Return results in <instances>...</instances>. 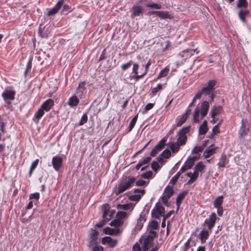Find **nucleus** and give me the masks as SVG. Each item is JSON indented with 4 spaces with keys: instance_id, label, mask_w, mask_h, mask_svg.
Wrapping results in <instances>:
<instances>
[{
    "instance_id": "nucleus-1",
    "label": "nucleus",
    "mask_w": 251,
    "mask_h": 251,
    "mask_svg": "<svg viewBox=\"0 0 251 251\" xmlns=\"http://www.w3.org/2000/svg\"><path fill=\"white\" fill-rule=\"evenodd\" d=\"M136 181V177L133 176L123 177L120 179L118 185L114 188L113 193L118 196L130 189Z\"/></svg>"
},
{
    "instance_id": "nucleus-2",
    "label": "nucleus",
    "mask_w": 251,
    "mask_h": 251,
    "mask_svg": "<svg viewBox=\"0 0 251 251\" xmlns=\"http://www.w3.org/2000/svg\"><path fill=\"white\" fill-rule=\"evenodd\" d=\"M190 126L184 127L178 132L177 135L178 137L177 139L176 142L179 144V145L182 146L186 143L187 140V136L186 135L190 131Z\"/></svg>"
},
{
    "instance_id": "nucleus-3",
    "label": "nucleus",
    "mask_w": 251,
    "mask_h": 251,
    "mask_svg": "<svg viewBox=\"0 0 251 251\" xmlns=\"http://www.w3.org/2000/svg\"><path fill=\"white\" fill-rule=\"evenodd\" d=\"M127 216V212L118 211L116 214V218L111 222L110 225L117 227L121 226L124 223V219Z\"/></svg>"
},
{
    "instance_id": "nucleus-4",
    "label": "nucleus",
    "mask_w": 251,
    "mask_h": 251,
    "mask_svg": "<svg viewBox=\"0 0 251 251\" xmlns=\"http://www.w3.org/2000/svg\"><path fill=\"white\" fill-rule=\"evenodd\" d=\"M102 209L103 211V219L99 223L96 225V226L98 227H101L103 226L106 223V222L111 219V215L109 216V218H107V216L108 215V212L110 209V206L109 204H103L102 205Z\"/></svg>"
},
{
    "instance_id": "nucleus-5",
    "label": "nucleus",
    "mask_w": 251,
    "mask_h": 251,
    "mask_svg": "<svg viewBox=\"0 0 251 251\" xmlns=\"http://www.w3.org/2000/svg\"><path fill=\"white\" fill-rule=\"evenodd\" d=\"M164 213V207L158 202L155 204L151 212L152 217L155 219H159L161 216H163Z\"/></svg>"
},
{
    "instance_id": "nucleus-6",
    "label": "nucleus",
    "mask_w": 251,
    "mask_h": 251,
    "mask_svg": "<svg viewBox=\"0 0 251 251\" xmlns=\"http://www.w3.org/2000/svg\"><path fill=\"white\" fill-rule=\"evenodd\" d=\"M149 15H156L161 19H172L173 16L169 12L166 11H151L149 12Z\"/></svg>"
},
{
    "instance_id": "nucleus-7",
    "label": "nucleus",
    "mask_w": 251,
    "mask_h": 251,
    "mask_svg": "<svg viewBox=\"0 0 251 251\" xmlns=\"http://www.w3.org/2000/svg\"><path fill=\"white\" fill-rule=\"evenodd\" d=\"M131 11L130 18L132 19L137 17L142 16L144 12L143 7L139 5H133L131 7Z\"/></svg>"
},
{
    "instance_id": "nucleus-8",
    "label": "nucleus",
    "mask_w": 251,
    "mask_h": 251,
    "mask_svg": "<svg viewBox=\"0 0 251 251\" xmlns=\"http://www.w3.org/2000/svg\"><path fill=\"white\" fill-rule=\"evenodd\" d=\"M166 141L167 140L164 138L162 139L151 152V156L152 157L155 156L158 152L164 147Z\"/></svg>"
},
{
    "instance_id": "nucleus-9",
    "label": "nucleus",
    "mask_w": 251,
    "mask_h": 251,
    "mask_svg": "<svg viewBox=\"0 0 251 251\" xmlns=\"http://www.w3.org/2000/svg\"><path fill=\"white\" fill-rule=\"evenodd\" d=\"M16 92L12 90H5L2 94V97L4 100L9 103L8 100H11L15 99Z\"/></svg>"
},
{
    "instance_id": "nucleus-10",
    "label": "nucleus",
    "mask_w": 251,
    "mask_h": 251,
    "mask_svg": "<svg viewBox=\"0 0 251 251\" xmlns=\"http://www.w3.org/2000/svg\"><path fill=\"white\" fill-rule=\"evenodd\" d=\"M217 218L216 213L215 212L212 213L209 218L206 219L205 220L204 225H206L207 226L209 230H212V228L215 226Z\"/></svg>"
},
{
    "instance_id": "nucleus-11",
    "label": "nucleus",
    "mask_w": 251,
    "mask_h": 251,
    "mask_svg": "<svg viewBox=\"0 0 251 251\" xmlns=\"http://www.w3.org/2000/svg\"><path fill=\"white\" fill-rule=\"evenodd\" d=\"M133 190L135 194L129 197V200L132 201H138L145 193L144 189L135 188Z\"/></svg>"
},
{
    "instance_id": "nucleus-12",
    "label": "nucleus",
    "mask_w": 251,
    "mask_h": 251,
    "mask_svg": "<svg viewBox=\"0 0 251 251\" xmlns=\"http://www.w3.org/2000/svg\"><path fill=\"white\" fill-rule=\"evenodd\" d=\"M63 163V158L60 156L56 155L52 159V164L54 169L58 171L60 169Z\"/></svg>"
},
{
    "instance_id": "nucleus-13",
    "label": "nucleus",
    "mask_w": 251,
    "mask_h": 251,
    "mask_svg": "<svg viewBox=\"0 0 251 251\" xmlns=\"http://www.w3.org/2000/svg\"><path fill=\"white\" fill-rule=\"evenodd\" d=\"M101 243L103 245H107L111 248H113L116 246L117 240L112 239L110 236H105L102 238Z\"/></svg>"
},
{
    "instance_id": "nucleus-14",
    "label": "nucleus",
    "mask_w": 251,
    "mask_h": 251,
    "mask_svg": "<svg viewBox=\"0 0 251 251\" xmlns=\"http://www.w3.org/2000/svg\"><path fill=\"white\" fill-rule=\"evenodd\" d=\"M63 2V0H59L53 7L48 9V15L51 16L57 13L62 6Z\"/></svg>"
},
{
    "instance_id": "nucleus-15",
    "label": "nucleus",
    "mask_w": 251,
    "mask_h": 251,
    "mask_svg": "<svg viewBox=\"0 0 251 251\" xmlns=\"http://www.w3.org/2000/svg\"><path fill=\"white\" fill-rule=\"evenodd\" d=\"M211 230H209L208 228H203L200 233L199 238L201 240V243H204L206 242V240L208 238L210 233Z\"/></svg>"
},
{
    "instance_id": "nucleus-16",
    "label": "nucleus",
    "mask_w": 251,
    "mask_h": 251,
    "mask_svg": "<svg viewBox=\"0 0 251 251\" xmlns=\"http://www.w3.org/2000/svg\"><path fill=\"white\" fill-rule=\"evenodd\" d=\"M98 232L96 230H92L90 234V237L89 240L88 247L91 248L92 246L95 245L98 239Z\"/></svg>"
},
{
    "instance_id": "nucleus-17",
    "label": "nucleus",
    "mask_w": 251,
    "mask_h": 251,
    "mask_svg": "<svg viewBox=\"0 0 251 251\" xmlns=\"http://www.w3.org/2000/svg\"><path fill=\"white\" fill-rule=\"evenodd\" d=\"M209 108V102L207 101H204L201 104V118H203L207 114Z\"/></svg>"
},
{
    "instance_id": "nucleus-18",
    "label": "nucleus",
    "mask_w": 251,
    "mask_h": 251,
    "mask_svg": "<svg viewBox=\"0 0 251 251\" xmlns=\"http://www.w3.org/2000/svg\"><path fill=\"white\" fill-rule=\"evenodd\" d=\"M103 231L106 234L110 235H117L120 233V230L117 226H116V227L114 228H111L107 226L104 228Z\"/></svg>"
},
{
    "instance_id": "nucleus-19",
    "label": "nucleus",
    "mask_w": 251,
    "mask_h": 251,
    "mask_svg": "<svg viewBox=\"0 0 251 251\" xmlns=\"http://www.w3.org/2000/svg\"><path fill=\"white\" fill-rule=\"evenodd\" d=\"M54 104V101L51 99H48L41 105V107L47 112L50 110Z\"/></svg>"
},
{
    "instance_id": "nucleus-20",
    "label": "nucleus",
    "mask_w": 251,
    "mask_h": 251,
    "mask_svg": "<svg viewBox=\"0 0 251 251\" xmlns=\"http://www.w3.org/2000/svg\"><path fill=\"white\" fill-rule=\"evenodd\" d=\"M79 103V100L75 95L71 96L68 100V104L71 107L76 106Z\"/></svg>"
},
{
    "instance_id": "nucleus-21",
    "label": "nucleus",
    "mask_w": 251,
    "mask_h": 251,
    "mask_svg": "<svg viewBox=\"0 0 251 251\" xmlns=\"http://www.w3.org/2000/svg\"><path fill=\"white\" fill-rule=\"evenodd\" d=\"M153 245V240L147 237L145 238L142 247L144 251H148Z\"/></svg>"
},
{
    "instance_id": "nucleus-22",
    "label": "nucleus",
    "mask_w": 251,
    "mask_h": 251,
    "mask_svg": "<svg viewBox=\"0 0 251 251\" xmlns=\"http://www.w3.org/2000/svg\"><path fill=\"white\" fill-rule=\"evenodd\" d=\"M228 163V160L227 158L226 155L225 154H222L217 165L219 168H224L226 166Z\"/></svg>"
},
{
    "instance_id": "nucleus-23",
    "label": "nucleus",
    "mask_w": 251,
    "mask_h": 251,
    "mask_svg": "<svg viewBox=\"0 0 251 251\" xmlns=\"http://www.w3.org/2000/svg\"><path fill=\"white\" fill-rule=\"evenodd\" d=\"M44 110L41 107H40L37 112L35 113L33 118V121L36 123H38L39 122V120L44 115Z\"/></svg>"
},
{
    "instance_id": "nucleus-24",
    "label": "nucleus",
    "mask_w": 251,
    "mask_h": 251,
    "mask_svg": "<svg viewBox=\"0 0 251 251\" xmlns=\"http://www.w3.org/2000/svg\"><path fill=\"white\" fill-rule=\"evenodd\" d=\"M203 95H205V96L209 95L210 97V101H212L214 99V94L213 93V91L211 89L207 88L206 87H204L201 90Z\"/></svg>"
},
{
    "instance_id": "nucleus-25",
    "label": "nucleus",
    "mask_w": 251,
    "mask_h": 251,
    "mask_svg": "<svg viewBox=\"0 0 251 251\" xmlns=\"http://www.w3.org/2000/svg\"><path fill=\"white\" fill-rule=\"evenodd\" d=\"M222 109V107L220 105L213 106L211 110V117L214 118L215 116L221 113Z\"/></svg>"
},
{
    "instance_id": "nucleus-26",
    "label": "nucleus",
    "mask_w": 251,
    "mask_h": 251,
    "mask_svg": "<svg viewBox=\"0 0 251 251\" xmlns=\"http://www.w3.org/2000/svg\"><path fill=\"white\" fill-rule=\"evenodd\" d=\"M205 166L203 164L202 162L198 163L194 167V171L197 173L201 172V174H203L204 172V169Z\"/></svg>"
},
{
    "instance_id": "nucleus-27",
    "label": "nucleus",
    "mask_w": 251,
    "mask_h": 251,
    "mask_svg": "<svg viewBox=\"0 0 251 251\" xmlns=\"http://www.w3.org/2000/svg\"><path fill=\"white\" fill-rule=\"evenodd\" d=\"M208 129L207 121L204 120L199 127V134L204 135L207 132Z\"/></svg>"
},
{
    "instance_id": "nucleus-28",
    "label": "nucleus",
    "mask_w": 251,
    "mask_h": 251,
    "mask_svg": "<svg viewBox=\"0 0 251 251\" xmlns=\"http://www.w3.org/2000/svg\"><path fill=\"white\" fill-rule=\"evenodd\" d=\"M170 71V68L166 66L163 69L161 70L157 76V79H160L166 76Z\"/></svg>"
},
{
    "instance_id": "nucleus-29",
    "label": "nucleus",
    "mask_w": 251,
    "mask_h": 251,
    "mask_svg": "<svg viewBox=\"0 0 251 251\" xmlns=\"http://www.w3.org/2000/svg\"><path fill=\"white\" fill-rule=\"evenodd\" d=\"M145 6L147 8L154 9H160L162 8V5L160 3L155 2H149L145 4Z\"/></svg>"
},
{
    "instance_id": "nucleus-30",
    "label": "nucleus",
    "mask_w": 251,
    "mask_h": 251,
    "mask_svg": "<svg viewBox=\"0 0 251 251\" xmlns=\"http://www.w3.org/2000/svg\"><path fill=\"white\" fill-rule=\"evenodd\" d=\"M215 149L216 148H210V147L206 149L203 153L204 158H207L212 155L215 153Z\"/></svg>"
},
{
    "instance_id": "nucleus-31",
    "label": "nucleus",
    "mask_w": 251,
    "mask_h": 251,
    "mask_svg": "<svg viewBox=\"0 0 251 251\" xmlns=\"http://www.w3.org/2000/svg\"><path fill=\"white\" fill-rule=\"evenodd\" d=\"M200 108L199 107H196L195 109L194 113H193V120L194 122L196 123H199L200 122V119L199 118L200 116Z\"/></svg>"
},
{
    "instance_id": "nucleus-32",
    "label": "nucleus",
    "mask_w": 251,
    "mask_h": 251,
    "mask_svg": "<svg viewBox=\"0 0 251 251\" xmlns=\"http://www.w3.org/2000/svg\"><path fill=\"white\" fill-rule=\"evenodd\" d=\"M186 194V192H182L180 193L177 196L176 200V204L177 205L178 208L179 207L182 201L184 198Z\"/></svg>"
},
{
    "instance_id": "nucleus-33",
    "label": "nucleus",
    "mask_w": 251,
    "mask_h": 251,
    "mask_svg": "<svg viewBox=\"0 0 251 251\" xmlns=\"http://www.w3.org/2000/svg\"><path fill=\"white\" fill-rule=\"evenodd\" d=\"M151 160V157H147L145 158L144 159L140 161L139 162L141 163L142 167L141 168V171L145 170L149 166V163Z\"/></svg>"
},
{
    "instance_id": "nucleus-34",
    "label": "nucleus",
    "mask_w": 251,
    "mask_h": 251,
    "mask_svg": "<svg viewBox=\"0 0 251 251\" xmlns=\"http://www.w3.org/2000/svg\"><path fill=\"white\" fill-rule=\"evenodd\" d=\"M224 197L220 196L218 197L214 201V206L215 208H218L219 206H222V205L223 203Z\"/></svg>"
},
{
    "instance_id": "nucleus-35",
    "label": "nucleus",
    "mask_w": 251,
    "mask_h": 251,
    "mask_svg": "<svg viewBox=\"0 0 251 251\" xmlns=\"http://www.w3.org/2000/svg\"><path fill=\"white\" fill-rule=\"evenodd\" d=\"M195 160V157L188 159L184 164V165L186 166V169H191L194 164Z\"/></svg>"
},
{
    "instance_id": "nucleus-36",
    "label": "nucleus",
    "mask_w": 251,
    "mask_h": 251,
    "mask_svg": "<svg viewBox=\"0 0 251 251\" xmlns=\"http://www.w3.org/2000/svg\"><path fill=\"white\" fill-rule=\"evenodd\" d=\"M249 14V11L248 10H241L239 12V17L241 21L243 23L246 22V16Z\"/></svg>"
},
{
    "instance_id": "nucleus-37",
    "label": "nucleus",
    "mask_w": 251,
    "mask_h": 251,
    "mask_svg": "<svg viewBox=\"0 0 251 251\" xmlns=\"http://www.w3.org/2000/svg\"><path fill=\"white\" fill-rule=\"evenodd\" d=\"M180 146L177 142L171 143L169 145L172 151L174 153L177 152L179 150Z\"/></svg>"
},
{
    "instance_id": "nucleus-38",
    "label": "nucleus",
    "mask_w": 251,
    "mask_h": 251,
    "mask_svg": "<svg viewBox=\"0 0 251 251\" xmlns=\"http://www.w3.org/2000/svg\"><path fill=\"white\" fill-rule=\"evenodd\" d=\"M174 193L173 189L172 187H167L164 190V195L167 196L168 198H170L173 195Z\"/></svg>"
},
{
    "instance_id": "nucleus-39",
    "label": "nucleus",
    "mask_w": 251,
    "mask_h": 251,
    "mask_svg": "<svg viewBox=\"0 0 251 251\" xmlns=\"http://www.w3.org/2000/svg\"><path fill=\"white\" fill-rule=\"evenodd\" d=\"M138 118V115H135L130 122L128 126V132H130L134 127Z\"/></svg>"
},
{
    "instance_id": "nucleus-40",
    "label": "nucleus",
    "mask_w": 251,
    "mask_h": 251,
    "mask_svg": "<svg viewBox=\"0 0 251 251\" xmlns=\"http://www.w3.org/2000/svg\"><path fill=\"white\" fill-rule=\"evenodd\" d=\"M145 221L143 218H142L141 216L139 217V218L138 219L137 225L135 226V229L137 230H140L143 226V223Z\"/></svg>"
},
{
    "instance_id": "nucleus-41",
    "label": "nucleus",
    "mask_w": 251,
    "mask_h": 251,
    "mask_svg": "<svg viewBox=\"0 0 251 251\" xmlns=\"http://www.w3.org/2000/svg\"><path fill=\"white\" fill-rule=\"evenodd\" d=\"M85 82L82 81L79 82L78 84V87L77 88V93H83L84 91L85 90Z\"/></svg>"
},
{
    "instance_id": "nucleus-42",
    "label": "nucleus",
    "mask_w": 251,
    "mask_h": 251,
    "mask_svg": "<svg viewBox=\"0 0 251 251\" xmlns=\"http://www.w3.org/2000/svg\"><path fill=\"white\" fill-rule=\"evenodd\" d=\"M131 208H132V205L131 204H120L117 205V208L118 209L128 210Z\"/></svg>"
},
{
    "instance_id": "nucleus-43",
    "label": "nucleus",
    "mask_w": 251,
    "mask_h": 251,
    "mask_svg": "<svg viewBox=\"0 0 251 251\" xmlns=\"http://www.w3.org/2000/svg\"><path fill=\"white\" fill-rule=\"evenodd\" d=\"M199 175V173H197L195 172V171H194V172L192 174L191 178H190V179L188 181L187 183L188 184H191V183H193L194 182H195L197 180V178L198 177Z\"/></svg>"
},
{
    "instance_id": "nucleus-44",
    "label": "nucleus",
    "mask_w": 251,
    "mask_h": 251,
    "mask_svg": "<svg viewBox=\"0 0 251 251\" xmlns=\"http://www.w3.org/2000/svg\"><path fill=\"white\" fill-rule=\"evenodd\" d=\"M248 3L247 0H238L237 6L239 8H246L248 6Z\"/></svg>"
},
{
    "instance_id": "nucleus-45",
    "label": "nucleus",
    "mask_w": 251,
    "mask_h": 251,
    "mask_svg": "<svg viewBox=\"0 0 251 251\" xmlns=\"http://www.w3.org/2000/svg\"><path fill=\"white\" fill-rule=\"evenodd\" d=\"M247 134V131L246 130L245 125L244 124V120H242V125L240 128V135L242 137H244Z\"/></svg>"
},
{
    "instance_id": "nucleus-46",
    "label": "nucleus",
    "mask_w": 251,
    "mask_h": 251,
    "mask_svg": "<svg viewBox=\"0 0 251 251\" xmlns=\"http://www.w3.org/2000/svg\"><path fill=\"white\" fill-rule=\"evenodd\" d=\"M216 81L215 80H210L208 81L207 85L206 87L213 91L215 89L214 87L216 85Z\"/></svg>"
},
{
    "instance_id": "nucleus-47",
    "label": "nucleus",
    "mask_w": 251,
    "mask_h": 251,
    "mask_svg": "<svg viewBox=\"0 0 251 251\" xmlns=\"http://www.w3.org/2000/svg\"><path fill=\"white\" fill-rule=\"evenodd\" d=\"M157 236V233L153 230H151L148 234V235L146 236L147 238H149L151 240H153L154 238Z\"/></svg>"
},
{
    "instance_id": "nucleus-48",
    "label": "nucleus",
    "mask_w": 251,
    "mask_h": 251,
    "mask_svg": "<svg viewBox=\"0 0 251 251\" xmlns=\"http://www.w3.org/2000/svg\"><path fill=\"white\" fill-rule=\"evenodd\" d=\"M162 86H163L162 84H161V83L158 84L156 87L153 88L151 89V93L155 95L159 91L162 89Z\"/></svg>"
},
{
    "instance_id": "nucleus-49",
    "label": "nucleus",
    "mask_w": 251,
    "mask_h": 251,
    "mask_svg": "<svg viewBox=\"0 0 251 251\" xmlns=\"http://www.w3.org/2000/svg\"><path fill=\"white\" fill-rule=\"evenodd\" d=\"M149 226L151 229V230H154L157 228L158 223L156 221L153 220L149 224Z\"/></svg>"
},
{
    "instance_id": "nucleus-50",
    "label": "nucleus",
    "mask_w": 251,
    "mask_h": 251,
    "mask_svg": "<svg viewBox=\"0 0 251 251\" xmlns=\"http://www.w3.org/2000/svg\"><path fill=\"white\" fill-rule=\"evenodd\" d=\"M187 118H188L186 116L182 115V116L180 118L179 120H178V121L177 123V126H181L182 124H183L185 122V121L187 120Z\"/></svg>"
},
{
    "instance_id": "nucleus-51",
    "label": "nucleus",
    "mask_w": 251,
    "mask_h": 251,
    "mask_svg": "<svg viewBox=\"0 0 251 251\" xmlns=\"http://www.w3.org/2000/svg\"><path fill=\"white\" fill-rule=\"evenodd\" d=\"M132 64V61L130 60L127 63L124 64L121 66V69L123 71H126L130 67Z\"/></svg>"
},
{
    "instance_id": "nucleus-52",
    "label": "nucleus",
    "mask_w": 251,
    "mask_h": 251,
    "mask_svg": "<svg viewBox=\"0 0 251 251\" xmlns=\"http://www.w3.org/2000/svg\"><path fill=\"white\" fill-rule=\"evenodd\" d=\"M38 162H39L38 159H36L32 162V163L30 166V173H29L30 175H31L32 171L36 168V167L38 165Z\"/></svg>"
},
{
    "instance_id": "nucleus-53",
    "label": "nucleus",
    "mask_w": 251,
    "mask_h": 251,
    "mask_svg": "<svg viewBox=\"0 0 251 251\" xmlns=\"http://www.w3.org/2000/svg\"><path fill=\"white\" fill-rule=\"evenodd\" d=\"M135 183H136V186H143L147 185V182L143 179H139L138 180H136Z\"/></svg>"
},
{
    "instance_id": "nucleus-54",
    "label": "nucleus",
    "mask_w": 251,
    "mask_h": 251,
    "mask_svg": "<svg viewBox=\"0 0 251 251\" xmlns=\"http://www.w3.org/2000/svg\"><path fill=\"white\" fill-rule=\"evenodd\" d=\"M180 174L179 173H177L171 179L170 183H172L173 184H175L177 180L178 179L179 177H180Z\"/></svg>"
},
{
    "instance_id": "nucleus-55",
    "label": "nucleus",
    "mask_w": 251,
    "mask_h": 251,
    "mask_svg": "<svg viewBox=\"0 0 251 251\" xmlns=\"http://www.w3.org/2000/svg\"><path fill=\"white\" fill-rule=\"evenodd\" d=\"M72 11V8L68 5H64L63 6L62 13L63 14H67L69 12H70Z\"/></svg>"
},
{
    "instance_id": "nucleus-56",
    "label": "nucleus",
    "mask_w": 251,
    "mask_h": 251,
    "mask_svg": "<svg viewBox=\"0 0 251 251\" xmlns=\"http://www.w3.org/2000/svg\"><path fill=\"white\" fill-rule=\"evenodd\" d=\"M203 148L200 146H196L192 150V153L199 154L200 152H202L203 151Z\"/></svg>"
},
{
    "instance_id": "nucleus-57",
    "label": "nucleus",
    "mask_w": 251,
    "mask_h": 251,
    "mask_svg": "<svg viewBox=\"0 0 251 251\" xmlns=\"http://www.w3.org/2000/svg\"><path fill=\"white\" fill-rule=\"evenodd\" d=\"M220 132V129L219 127V124L216 125L213 127L212 133L211 135V137H213L215 134Z\"/></svg>"
},
{
    "instance_id": "nucleus-58",
    "label": "nucleus",
    "mask_w": 251,
    "mask_h": 251,
    "mask_svg": "<svg viewBox=\"0 0 251 251\" xmlns=\"http://www.w3.org/2000/svg\"><path fill=\"white\" fill-rule=\"evenodd\" d=\"M162 155L166 159L169 158L171 155V151L168 149L165 150L162 153Z\"/></svg>"
},
{
    "instance_id": "nucleus-59",
    "label": "nucleus",
    "mask_w": 251,
    "mask_h": 251,
    "mask_svg": "<svg viewBox=\"0 0 251 251\" xmlns=\"http://www.w3.org/2000/svg\"><path fill=\"white\" fill-rule=\"evenodd\" d=\"M87 120H88L87 115L86 114H83L81 118L79 121V126L83 125V124H84L85 123H86L87 122Z\"/></svg>"
},
{
    "instance_id": "nucleus-60",
    "label": "nucleus",
    "mask_w": 251,
    "mask_h": 251,
    "mask_svg": "<svg viewBox=\"0 0 251 251\" xmlns=\"http://www.w3.org/2000/svg\"><path fill=\"white\" fill-rule=\"evenodd\" d=\"M152 175V172L151 171H149L146 173L142 174L141 175V177L148 179L151 177Z\"/></svg>"
},
{
    "instance_id": "nucleus-61",
    "label": "nucleus",
    "mask_w": 251,
    "mask_h": 251,
    "mask_svg": "<svg viewBox=\"0 0 251 251\" xmlns=\"http://www.w3.org/2000/svg\"><path fill=\"white\" fill-rule=\"evenodd\" d=\"M151 168L153 170L156 172L160 168V166L157 162L154 161L151 163Z\"/></svg>"
},
{
    "instance_id": "nucleus-62",
    "label": "nucleus",
    "mask_w": 251,
    "mask_h": 251,
    "mask_svg": "<svg viewBox=\"0 0 251 251\" xmlns=\"http://www.w3.org/2000/svg\"><path fill=\"white\" fill-rule=\"evenodd\" d=\"M40 198V194L39 193H34L29 195V199H35L38 200Z\"/></svg>"
},
{
    "instance_id": "nucleus-63",
    "label": "nucleus",
    "mask_w": 251,
    "mask_h": 251,
    "mask_svg": "<svg viewBox=\"0 0 251 251\" xmlns=\"http://www.w3.org/2000/svg\"><path fill=\"white\" fill-rule=\"evenodd\" d=\"M132 251H141V248L139 244L136 243L132 247Z\"/></svg>"
},
{
    "instance_id": "nucleus-64",
    "label": "nucleus",
    "mask_w": 251,
    "mask_h": 251,
    "mask_svg": "<svg viewBox=\"0 0 251 251\" xmlns=\"http://www.w3.org/2000/svg\"><path fill=\"white\" fill-rule=\"evenodd\" d=\"M91 251H103V248L100 246L96 245L92 248Z\"/></svg>"
}]
</instances>
